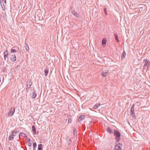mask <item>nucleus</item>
I'll list each match as a JSON object with an SVG mask.
<instances>
[{
  "label": "nucleus",
  "mask_w": 150,
  "mask_h": 150,
  "mask_svg": "<svg viewBox=\"0 0 150 150\" xmlns=\"http://www.w3.org/2000/svg\"><path fill=\"white\" fill-rule=\"evenodd\" d=\"M114 135L116 139V142L117 143L119 142L120 139V137L121 136L120 132L117 130H114L113 132Z\"/></svg>",
  "instance_id": "obj_1"
},
{
  "label": "nucleus",
  "mask_w": 150,
  "mask_h": 150,
  "mask_svg": "<svg viewBox=\"0 0 150 150\" xmlns=\"http://www.w3.org/2000/svg\"><path fill=\"white\" fill-rule=\"evenodd\" d=\"M32 84V83L31 80L30 79L28 80L27 82V88L26 89L27 91L29 90Z\"/></svg>",
  "instance_id": "obj_2"
},
{
  "label": "nucleus",
  "mask_w": 150,
  "mask_h": 150,
  "mask_svg": "<svg viewBox=\"0 0 150 150\" xmlns=\"http://www.w3.org/2000/svg\"><path fill=\"white\" fill-rule=\"evenodd\" d=\"M15 111V108H12L8 114V117H11Z\"/></svg>",
  "instance_id": "obj_3"
},
{
  "label": "nucleus",
  "mask_w": 150,
  "mask_h": 150,
  "mask_svg": "<svg viewBox=\"0 0 150 150\" xmlns=\"http://www.w3.org/2000/svg\"><path fill=\"white\" fill-rule=\"evenodd\" d=\"M122 144L120 143H117L115 146L114 150H121L122 148Z\"/></svg>",
  "instance_id": "obj_4"
},
{
  "label": "nucleus",
  "mask_w": 150,
  "mask_h": 150,
  "mask_svg": "<svg viewBox=\"0 0 150 150\" xmlns=\"http://www.w3.org/2000/svg\"><path fill=\"white\" fill-rule=\"evenodd\" d=\"M71 12L72 14L76 17L79 18V14L76 12L74 10H72L71 11Z\"/></svg>",
  "instance_id": "obj_5"
},
{
  "label": "nucleus",
  "mask_w": 150,
  "mask_h": 150,
  "mask_svg": "<svg viewBox=\"0 0 150 150\" xmlns=\"http://www.w3.org/2000/svg\"><path fill=\"white\" fill-rule=\"evenodd\" d=\"M32 131L33 132V134H38V131H36V128L35 127V126L34 125H33L32 126Z\"/></svg>",
  "instance_id": "obj_6"
},
{
  "label": "nucleus",
  "mask_w": 150,
  "mask_h": 150,
  "mask_svg": "<svg viewBox=\"0 0 150 150\" xmlns=\"http://www.w3.org/2000/svg\"><path fill=\"white\" fill-rule=\"evenodd\" d=\"M109 71L108 70H104L102 71L101 75L103 77L106 76V75L108 74Z\"/></svg>",
  "instance_id": "obj_7"
},
{
  "label": "nucleus",
  "mask_w": 150,
  "mask_h": 150,
  "mask_svg": "<svg viewBox=\"0 0 150 150\" xmlns=\"http://www.w3.org/2000/svg\"><path fill=\"white\" fill-rule=\"evenodd\" d=\"M10 59L12 62H14L16 60V57L15 55H12L10 57Z\"/></svg>",
  "instance_id": "obj_8"
},
{
  "label": "nucleus",
  "mask_w": 150,
  "mask_h": 150,
  "mask_svg": "<svg viewBox=\"0 0 150 150\" xmlns=\"http://www.w3.org/2000/svg\"><path fill=\"white\" fill-rule=\"evenodd\" d=\"M3 54L4 55V59L5 60L6 58L8 56V52L7 50L5 51L4 52Z\"/></svg>",
  "instance_id": "obj_9"
},
{
  "label": "nucleus",
  "mask_w": 150,
  "mask_h": 150,
  "mask_svg": "<svg viewBox=\"0 0 150 150\" xmlns=\"http://www.w3.org/2000/svg\"><path fill=\"white\" fill-rule=\"evenodd\" d=\"M149 62V61L148 60H147V59L145 61V64L144 65V67H145V68H146V67H147V69H148V70H149V69H148V65L149 63H148Z\"/></svg>",
  "instance_id": "obj_10"
},
{
  "label": "nucleus",
  "mask_w": 150,
  "mask_h": 150,
  "mask_svg": "<svg viewBox=\"0 0 150 150\" xmlns=\"http://www.w3.org/2000/svg\"><path fill=\"white\" fill-rule=\"evenodd\" d=\"M107 131L109 133L112 134L113 133V130L111 129L110 127H108L106 129Z\"/></svg>",
  "instance_id": "obj_11"
},
{
  "label": "nucleus",
  "mask_w": 150,
  "mask_h": 150,
  "mask_svg": "<svg viewBox=\"0 0 150 150\" xmlns=\"http://www.w3.org/2000/svg\"><path fill=\"white\" fill-rule=\"evenodd\" d=\"M106 43V40L105 38H103L102 40V45L104 47L105 46V45Z\"/></svg>",
  "instance_id": "obj_12"
},
{
  "label": "nucleus",
  "mask_w": 150,
  "mask_h": 150,
  "mask_svg": "<svg viewBox=\"0 0 150 150\" xmlns=\"http://www.w3.org/2000/svg\"><path fill=\"white\" fill-rule=\"evenodd\" d=\"M19 131H18L17 130L14 129L11 133V134L13 135V136H15L16 135V134L17 132Z\"/></svg>",
  "instance_id": "obj_13"
},
{
  "label": "nucleus",
  "mask_w": 150,
  "mask_h": 150,
  "mask_svg": "<svg viewBox=\"0 0 150 150\" xmlns=\"http://www.w3.org/2000/svg\"><path fill=\"white\" fill-rule=\"evenodd\" d=\"M134 104H133L131 107L130 109V111L131 113H134Z\"/></svg>",
  "instance_id": "obj_14"
},
{
  "label": "nucleus",
  "mask_w": 150,
  "mask_h": 150,
  "mask_svg": "<svg viewBox=\"0 0 150 150\" xmlns=\"http://www.w3.org/2000/svg\"><path fill=\"white\" fill-rule=\"evenodd\" d=\"M26 136V135L24 133L21 132L19 134V137L21 139V137H25Z\"/></svg>",
  "instance_id": "obj_15"
},
{
  "label": "nucleus",
  "mask_w": 150,
  "mask_h": 150,
  "mask_svg": "<svg viewBox=\"0 0 150 150\" xmlns=\"http://www.w3.org/2000/svg\"><path fill=\"white\" fill-rule=\"evenodd\" d=\"M43 145L42 144H39L38 145V150H42Z\"/></svg>",
  "instance_id": "obj_16"
},
{
  "label": "nucleus",
  "mask_w": 150,
  "mask_h": 150,
  "mask_svg": "<svg viewBox=\"0 0 150 150\" xmlns=\"http://www.w3.org/2000/svg\"><path fill=\"white\" fill-rule=\"evenodd\" d=\"M85 117V116L84 115H81V116L79 118V121L80 122L82 121L83 120Z\"/></svg>",
  "instance_id": "obj_17"
},
{
  "label": "nucleus",
  "mask_w": 150,
  "mask_h": 150,
  "mask_svg": "<svg viewBox=\"0 0 150 150\" xmlns=\"http://www.w3.org/2000/svg\"><path fill=\"white\" fill-rule=\"evenodd\" d=\"M13 135L12 134H11V135H10L9 137H8V139L10 140V141H11V140H13Z\"/></svg>",
  "instance_id": "obj_18"
},
{
  "label": "nucleus",
  "mask_w": 150,
  "mask_h": 150,
  "mask_svg": "<svg viewBox=\"0 0 150 150\" xmlns=\"http://www.w3.org/2000/svg\"><path fill=\"white\" fill-rule=\"evenodd\" d=\"M126 54L125 53V52L124 51L122 54L121 55V58L122 59H123L125 58V56H126Z\"/></svg>",
  "instance_id": "obj_19"
},
{
  "label": "nucleus",
  "mask_w": 150,
  "mask_h": 150,
  "mask_svg": "<svg viewBox=\"0 0 150 150\" xmlns=\"http://www.w3.org/2000/svg\"><path fill=\"white\" fill-rule=\"evenodd\" d=\"M100 106V105L99 104H96L93 107V108L94 109H97Z\"/></svg>",
  "instance_id": "obj_20"
},
{
  "label": "nucleus",
  "mask_w": 150,
  "mask_h": 150,
  "mask_svg": "<svg viewBox=\"0 0 150 150\" xmlns=\"http://www.w3.org/2000/svg\"><path fill=\"white\" fill-rule=\"evenodd\" d=\"M36 96L37 95L36 94V92L35 91H34L33 93L32 98H35L36 97Z\"/></svg>",
  "instance_id": "obj_21"
},
{
  "label": "nucleus",
  "mask_w": 150,
  "mask_h": 150,
  "mask_svg": "<svg viewBox=\"0 0 150 150\" xmlns=\"http://www.w3.org/2000/svg\"><path fill=\"white\" fill-rule=\"evenodd\" d=\"M131 116L132 118L134 119H135L136 118V117L135 115V114L134 113H131Z\"/></svg>",
  "instance_id": "obj_22"
},
{
  "label": "nucleus",
  "mask_w": 150,
  "mask_h": 150,
  "mask_svg": "<svg viewBox=\"0 0 150 150\" xmlns=\"http://www.w3.org/2000/svg\"><path fill=\"white\" fill-rule=\"evenodd\" d=\"M44 72L45 75L46 76L47 75L49 72V70L47 69H45L44 70Z\"/></svg>",
  "instance_id": "obj_23"
},
{
  "label": "nucleus",
  "mask_w": 150,
  "mask_h": 150,
  "mask_svg": "<svg viewBox=\"0 0 150 150\" xmlns=\"http://www.w3.org/2000/svg\"><path fill=\"white\" fill-rule=\"evenodd\" d=\"M115 38L116 40L118 42H119V40L118 38V35H117L116 34H115Z\"/></svg>",
  "instance_id": "obj_24"
},
{
  "label": "nucleus",
  "mask_w": 150,
  "mask_h": 150,
  "mask_svg": "<svg viewBox=\"0 0 150 150\" xmlns=\"http://www.w3.org/2000/svg\"><path fill=\"white\" fill-rule=\"evenodd\" d=\"M25 49L27 51H28L29 50L28 45V44H25Z\"/></svg>",
  "instance_id": "obj_25"
},
{
  "label": "nucleus",
  "mask_w": 150,
  "mask_h": 150,
  "mask_svg": "<svg viewBox=\"0 0 150 150\" xmlns=\"http://www.w3.org/2000/svg\"><path fill=\"white\" fill-rule=\"evenodd\" d=\"M73 134L74 135H77V132L76 131V129H74L73 131Z\"/></svg>",
  "instance_id": "obj_26"
},
{
  "label": "nucleus",
  "mask_w": 150,
  "mask_h": 150,
  "mask_svg": "<svg viewBox=\"0 0 150 150\" xmlns=\"http://www.w3.org/2000/svg\"><path fill=\"white\" fill-rule=\"evenodd\" d=\"M33 149H35V148L37 146L36 143L35 142L33 144Z\"/></svg>",
  "instance_id": "obj_27"
},
{
  "label": "nucleus",
  "mask_w": 150,
  "mask_h": 150,
  "mask_svg": "<svg viewBox=\"0 0 150 150\" xmlns=\"http://www.w3.org/2000/svg\"><path fill=\"white\" fill-rule=\"evenodd\" d=\"M16 52V50L14 49H11V52Z\"/></svg>",
  "instance_id": "obj_28"
},
{
  "label": "nucleus",
  "mask_w": 150,
  "mask_h": 150,
  "mask_svg": "<svg viewBox=\"0 0 150 150\" xmlns=\"http://www.w3.org/2000/svg\"><path fill=\"white\" fill-rule=\"evenodd\" d=\"M104 11L106 15H108V14L107 13L106 8H104Z\"/></svg>",
  "instance_id": "obj_29"
},
{
  "label": "nucleus",
  "mask_w": 150,
  "mask_h": 150,
  "mask_svg": "<svg viewBox=\"0 0 150 150\" xmlns=\"http://www.w3.org/2000/svg\"><path fill=\"white\" fill-rule=\"evenodd\" d=\"M66 139H67V142L71 141V140L70 139V138L69 137H67Z\"/></svg>",
  "instance_id": "obj_30"
},
{
  "label": "nucleus",
  "mask_w": 150,
  "mask_h": 150,
  "mask_svg": "<svg viewBox=\"0 0 150 150\" xmlns=\"http://www.w3.org/2000/svg\"><path fill=\"white\" fill-rule=\"evenodd\" d=\"M72 120L70 118H69L68 119V122L69 123H71V122Z\"/></svg>",
  "instance_id": "obj_31"
},
{
  "label": "nucleus",
  "mask_w": 150,
  "mask_h": 150,
  "mask_svg": "<svg viewBox=\"0 0 150 150\" xmlns=\"http://www.w3.org/2000/svg\"><path fill=\"white\" fill-rule=\"evenodd\" d=\"M3 1H4V2L5 4H6V0H0V2L1 3V1H2V2H3Z\"/></svg>",
  "instance_id": "obj_32"
},
{
  "label": "nucleus",
  "mask_w": 150,
  "mask_h": 150,
  "mask_svg": "<svg viewBox=\"0 0 150 150\" xmlns=\"http://www.w3.org/2000/svg\"><path fill=\"white\" fill-rule=\"evenodd\" d=\"M31 141V140H30V138H28L27 139V142H30Z\"/></svg>",
  "instance_id": "obj_33"
},
{
  "label": "nucleus",
  "mask_w": 150,
  "mask_h": 150,
  "mask_svg": "<svg viewBox=\"0 0 150 150\" xmlns=\"http://www.w3.org/2000/svg\"><path fill=\"white\" fill-rule=\"evenodd\" d=\"M28 145L29 146H32V144L31 143H28Z\"/></svg>",
  "instance_id": "obj_34"
},
{
  "label": "nucleus",
  "mask_w": 150,
  "mask_h": 150,
  "mask_svg": "<svg viewBox=\"0 0 150 150\" xmlns=\"http://www.w3.org/2000/svg\"><path fill=\"white\" fill-rule=\"evenodd\" d=\"M68 142V144H69V145H70V144H71V141H68V142Z\"/></svg>",
  "instance_id": "obj_35"
}]
</instances>
